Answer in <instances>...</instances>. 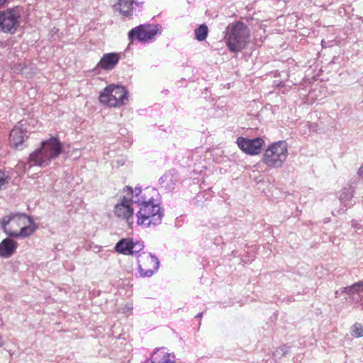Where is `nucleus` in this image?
I'll use <instances>...</instances> for the list:
<instances>
[{
  "label": "nucleus",
  "mask_w": 363,
  "mask_h": 363,
  "mask_svg": "<svg viewBox=\"0 0 363 363\" xmlns=\"http://www.w3.org/2000/svg\"><path fill=\"white\" fill-rule=\"evenodd\" d=\"M150 191L154 190L141 188V193L138 196L135 194V204L139 207V211L135 214L138 225L149 227L162 223L164 213L160 204L150 195Z\"/></svg>",
  "instance_id": "1"
},
{
  "label": "nucleus",
  "mask_w": 363,
  "mask_h": 363,
  "mask_svg": "<svg viewBox=\"0 0 363 363\" xmlns=\"http://www.w3.org/2000/svg\"><path fill=\"white\" fill-rule=\"evenodd\" d=\"M141 193V186L134 189L130 186H125L121 191L117 203L115 204L113 212L118 219L126 223L130 228H133L135 222V210L133 205L136 200L135 194Z\"/></svg>",
  "instance_id": "2"
},
{
  "label": "nucleus",
  "mask_w": 363,
  "mask_h": 363,
  "mask_svg": "<svg viewBox=\"0 0 363 363\" xmlns=\"http://www.w3.org/2000/svg\"><path fill=\"white\" fill-rule=\"evenodd\" d=\"M1 225L6 234L13 238H26L35 230L31 218L24 213H12L4 216Z\"/></svg>",
  "instance_id": "3"
},
{
  "label": "nucleus",
  "mask_w": 363,
  "mask_h": 363,
  "mask_svg": "<svg viewBox=\"0 0 363 363\" xmlns=\"http://www.w3.org/2000/svg\"><path fill=\"white\" fill-rule=\"evenodd\" d=\"M62 152V145L59 140L55 138L43 141L40 148L30 155L28 161L25 164V168H31L33 166L45 167L52 160L57 157Z\"/></svg>",
  "instance_id": "4"
},
{
  "label": "nucleus",
  "mask_w": 363,
  "mask_h": 363,
  "mask_svg": "<svg viewBox=\"0 0 363 363\" xmlns=\"http://www.w3.org/2000/svg\"><path fill=\"white\" fill-rule=\"evenodd\" d=\"M226 44L228 49L237 52L245 48L250 42V30L241 21L229 24L226 28Z\"/></svg>",
  "instance_id": "5"
},
{
  "label": "nucleus",
  "mask_w": 363,
  "mask_h": 363,
  "mask_svg": "<svg viewBox=\"0 0 363 363\" xmlns=\"http://www.w3.org/2000/svg\"><path fill=\"white\" fill-rule=\"evenodd\" d=\"M288 157V147L286 141L280 140L272 143L265 150L262 162L270 168H280Z\"/></svg>",
  "instance_id": "6"
},
{
  "label": "nucleus",
  "mask_w": 363,
  "mask_h": 363,
  "mask_svg": "<svg viewBox=\"0 0 363 363\" xmlns=\"http://www.w3.org/2000/svg\"><path fill=\"white\" fill-rule=\"evenodd\" d=\"M127 100L128 91L119 85H108L99 94L100 102L110 107H120L124 105Z\"/></svg>",
  "instance_id": "7"
},
{
  "label": "nucleus",
  "mask_w": 363,
  "mask_h": 363,
  "mask_svg": "<svg viewBox=\"0 0 363 363\" xmlns=\"http://www.w3.org/2000/svg\"><path fill=\"white\" fill-rule=\"evenodd\" d=\"M21 12L18 8L0 11V30L13 34L20 26Z\"/></svg>",
  "instance_id": "8"
},
{
  "label": "nucleus",
  "mask_w": 363,
  "mask_h": 363,
  "mask_svg": "<svg viewBox=\"0 0 363 363\" xmlns=\"http://www.w3.org/2000/svg\"><path fill=\"white\" fill-rule=\"evenodd\" d=\"M160 26L155 24H141L128 32L130 41L137 40L139 42H147L155 38L160 32Z\"/></svg>",
  "instance_id": "9"
},
{
  "label": "nucleus",
  "mask_w": 363,
  "mask_h": 363,
  "mask_svg": "<svg viewBox=\"0 0 363 363\" xmlns=\"http://www.w3.org/2000/svg\"><path fill=\"white\" fill-rule=\"evenodd\" d=\"M138 264L140 276L142 277H152L160 267L157 257L151 253L143 252L138 255Z\"/></svg>",
  "instance_id": "10"
},
{
  "label": "nucleus",
  "mask_w": 363,
  "mask_h": 363,
  "mask_svg": "<svg viewBox=\"0 0 363 363\" xmlns=\"http://www.w3.org/2000/svg\"><path fill=\"white\" fill-rule=\"evenodd\" d=\"M116 252L125 255H135L143 250V242L134 240L133 238H122L115 245Z\"/></svg>",
  "instance_id": "11"
},
{
  "label": "nucleus",
  "mask_w": 363,
  "mask_h": 363,
  "mask_svg": "<svg viewBox=\"0 0 363 363\" xmlns=\"http://www.w3.org/2000/svg\"><path fill=\"white\" fill-rule=\"evenodd\" d=\"M237 144L239 148L247 154L256 155L261 152L264 145V141L260 138L249 139L239 137L237 139Z\"/></svg>",
  "instance_id": "12"
},
{
  "label": "nucleus",
  "mask_w": 363,
  "mask_h": 363,
  "mask_svg": "<svg viewBox=\"0 0 363 363\" xmlns=\"http://www.w3.org/2000/svg\"><path fill=\"white\" fill-rule=\"evenodd\" d=\"M23 124H19L15 126L11 131L9 136V142L11 145L16 148L22 145L24 141V138L26 137V128L23 127Z\"/></svg>",
  "instance_id": "13"
},
{
  "label": "nucleus",
  "mask_w": 363,
  "mask_h": 363,
  "mask_svg": "<svg viewBox=\"0 0 363 363\" xmlns=\"http://www.w3.org/2000/svg\"><path fill=\"white\" fill-rule=\"evenodd\" d=\"M119 59L118 53H106L101 57L97 65L104 70H112L118 63Z\"/></svg>",
  "instance_id": "14"
},
{
  "label": "nucleus",
  "mask_w": 363,
  "mask_h": 363,
  "mask_svg": "<svg viewBox=\"0 0 363 363\" xmlns=\"http://www.w3.org/2000/svg\"><path fill=\"white\" fill-rule=\"evenodd\" d=\"M354 188L352 186L343 187L339 192L338 196L340 203L342 204L341 210L342 211H347L352 205L351 201L354 196Z\"/></svg>",
  "instance_id": "15"
},
{
  "label": "nucleus",
  "mask_w": 363,
  "mask_h": 363,
  "mask_svg": "<svg viewBox=\"0 0 363 363\" xmlns=\"http://www.w3.org/2000/svg\"><path fill=\"white\" fill-rule=\"evenodd\" d=\"M18 244L16 241L7 238L0 243V256L4 258L10 257L16 251Z\"/></svg>",
  "instance_id": "16"
},
{
  "label": "nucleus",
  "mask_w": 363,
  "mask_h": 363,
  "mask_svg": "<svg viewBox=\"0 0 363 363\" xmlns=\"http://www.w3.org/2000/svg\"><path fill=\"white\" fill-rule=\"evenodd\" d=\"M342 292L348 294L353 301H359L361 300L359 294L363 292V281L343 288Z\"/></svg>",
  "instance_id": "17"
},
{
  "label": "nucleus",
  "mask_w": 363,
  "mask_h": 363,
  "mask_svg": "<svg viewBox=\"0 0 363 363\" xmlns=\"http://www.w3.org/2000/svg\"><path fill=\"white\" fill-rule=\"evenodd\" d=\"M133 4H137L133 0H119L116 6L123 16L128 17L133 14Z\"/></svg>",
  "instance_id": "18"
},
{
  "label": "nucleus",
  "mask_w": 363,
  "mask_h": 363,
  "mask_svg": "<svg viewBox=\"0 0 363 363\" xmlns=\"http://www.w3.org/2000/svg\"><path fill=\"white\" fill-rule=\"evenodd\" d=\"M160 184L165 190L172 191L174 189L176 178L171 174H165L160 179Z\"/></svg>",
  "instance_id": "19"
},
{
  "label": "nucleus",
  "mask_w": 363,
  "mask_h": 363,
  "mask_svg": "<svg viewBox=\"0 0 363 363\" xmlns=\"http://www.w3.org/2000/svg\"><path fill=\"white\" fill-rule=\"evenodd\" d=\"M208 29L205 24L200 25L194 31L195 38L199 41L204 40L208 35Z\"/></svg>",
  "instance_id": "20"
},
{
  "label": "nucleus",
  "mask_w": 363,
  "mask_h": 363,
  "mask_svg": "<svg viewBox=\"0 0 363 363\" xmlns=\"http://www.w3.org/2000/svg\"><path fill=\"white\" fill-rule=\"evenodd\" d=\"M351 334L353 337H360L363 336V326L356 323L353 325Z\"/></svg>",
  "instance_id": "21"
},
{
  "label": "nucleus",
  "mask_w": 363,
  "mask_h": 363,
  "mask_svg": "<svg viewBox=\"0 0 363 363\" xmlns=\"http://www.w3.org/2000/svg\"><path fill=\"white\" fill-rule=\"evenodd\" d=\"M9 177L0 170V189L8 183Z\"/></svg>",
  "instance_id": "22"
},
{
  "label": "nucleus",
  "mask_w": 363,
  "mask_h": 363,
  "mask_svg": "<svg viewBox=\"0 0 363 363\" xmlns=\"http://www.w3.org/2000/svg\"><path fill=\"white\" fill-rule=\"evenodd\" d=\"M133 303H129L124 306V307L122 308V311L123 313L127 314L133 310Z\"/></svg>",
  "instance_id": "23"
},
{
  "label": "nucleus",
  "mask_w": 363,
  "mask_h": 363,
  "mask_svg": "<svg viewBox=\"0 0 363 363\" xmlns=\"http://www.w3.org/2000/svg\"><path fill=\"white\" fill-rule=\"evenodd\" d=\"M168 360H163V362H161L158 358L155 357L153 355L151 357L150 362H147L146 363H168Z\"/></svg>",
  "instance_id": "24"
},
{
  "label": "nucleus",
  "mask_w": 363,
  "mask_h": 363,
  "mask_svg": "<svg viewBox=\"0 0 363 363\" xmlns=\"http://www.w3.org/2000/svg\"><path fill=\"white\" fill-rule=\"evenodd\" d=\"M358 174L359 177L363 178V164H362V166L359 167V169L358 170Z\"/></svg>",
  "instance_id": "25"
},
{
  "label": "nucleus",
  "mask_w": 363,
  "mask_h": 363,
  "mask_svg": "<svg viewBox=\"0 0 363 363\" xmlns=\"http://www.w3.org/2000/svg\"><path fill=\"white\" fill-rule=\"evenodd\" d=\"M352 225L354 228H357V229H360V228L359 227V223L355 221V220H352Z\"/></svg>",
  "instance_id": "26"
},
{
  "label": "nucleus",
  "mask_w": 363,
  "mask_h": 363,
  "mask_svg": "<svg viewBox=\"0 0 363 363\" xmlns=\"http://www.w3.org/2000/svg\"><path fill=\"white\" fill-rule=\"evenodd\" d=\"M286 348H287V347L286 345H284L281 347V351H283L284 353H286V352H287Z\"/></svg>",
  "instance_id": "27"
},
{
  "label": "nucleus",
  "mask_w": 363,
  "mask_h": 363,
  "mask_svg": "<svg viewBox=\"0 0 363 363\" xmlns=\"http://www.w3.org/2000/svg\"><path fill=\"white\" fill-rule=\"evenodd\" d=\"M8 0H0V6H4Z\"/></svg>",
  "instance_id": "28"
},
{
  "label": "nucleus",
  "mask_w": 363,
  "mask_h": 363,
  "mask_svg": "<svg viewBox=\"0 0 363 363\" xmlns=\"http://www.w3.org/2000/svg\"><path fill=\"white\" fill-rule=\"evenodd\" d=\"M202 316H203V313H198V314L195 316V318H202Z\"/></svg>",
  "instance_id": "29"
},
{
  "label": "nucleus",
  "mask_w": 363,
  "mask_h": 363,
  "mask_svg": "<svg viewBox=\"0 0 363 363\" xmlns=\"http://www.w3.org/2000/svg\"><path fill=\"white\" fill-rule=\"evenodd\" d=\"M3 345V340L1 336L0 335V346Z\"/></svg>",
  "instance_id": "30"
},
{
  "label": "nucleus",
  "mask_w": 363,
  "mask_h": 363,
  "mask_svg": "<svg viewBox=\"0 0 363 363\" xmlns=\"http://www.w3.org/2000/svg\"><path fill=\"white\" fill-rule=\"evenodd\" d=\"M322 46H323V47H325V45H324V41H323V40H322Z\"/></svg>",
  "instance_id": "31"
}]
</instances>
